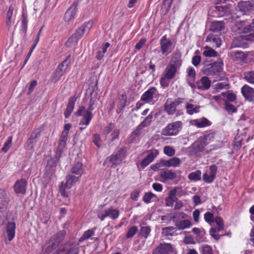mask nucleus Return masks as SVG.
<instances>
[{
  "mask_svg": "<svg viewBox=\"0 0 254 254\" xmlns=\"http://www.w3.org/2000/svg\"><path fill=\"white\" fill-rule=\"evenodd\" d=\"M66 232L63 230L59 231L50 239L47 240L42 247L43 253L48 254L53 252L63 241Z\"/></svg>",
  "mask_w": 254,
  "mask_h": 254,
  "instance_id": "1",
  "label": "nucleus"
},
{
  "mask_svg": "<svg viewBox=\"0 0 254 254\" xmlns=\"http://www.w3.org/2000/svg\"><path fill=\"white\" fill-rule=\"evenodd\" d=\"M223 63L221 60L206 64L201 69L202 72L207 76L219 77L223 70Z\"/></svg>",
  "mask_w": 254,
  "mask_h": 254,
  "instance_id": "2",
  "label": "nucleus"
},
{
  "mask_svg": "<svg viewBox=\"0 0 254 254\" xmlns=\"http://www.w3.org/2000/svg\"><path fill=\"white\" fill-rule=\"evenodd\" d=\"M93 26V21H89L84 23L68 39L66 43L67 46L76 45L78 40L80 39L85 33H88Z\"/></svg>",
  "mask_w": 254,
  "mask_h": 254,
  "instance_id": "3",
  "label": "nucleus"
},
{
  "mask_svg": "<svg viewBox=\"0 0 254 254\" xmlns=\"http://www.w3.org/2000/svg\"><path fill=\"white\" fill-rule=\"evenodd\" d=\"M252 20L246 19L237 22L232 27L233 32L240 34L250 33V35H252L251 32H254V22H252Z\"/></svg>",
  "mask_w": 254,
  "mask_h": 254,
  "instance_id": "4",
  "label": "nucleus"
},
{
  "mask_svg": "<svg viewBox=\"0 0 254 254\" xmlns=\"http://www.w3.org/2000/svg\"><path fill=\"white\" fill-rule=\"evenodd\" d=\"M9 201L5 191L0 189V226L4 222L6 217V206Z\"/></svg>",
  "mask_w": 254,
  "mask_h": 254,
  "instance_id": "5",
  "label": "nucleus"
},
{
  "mask_svg": "<svg viewBox=\"0 0 254 254\" xmlns=\"http://www.w3.org/2000/svg\"><path fill=\"white\" fill-rule=\"evenodd\" d=\"M182 123L176 121L168 124L162 130V134L165 136H173L177 135L181 130Z\"/></svg>",
  "mask_w": 254,
  "mask_h": 254,
  "instance_id": "6",
  "label": "nucleus"
},
{
  "mask_svg": "<svg viewBox=\"0 0 254 254\" xmlns=\"http://www.w3.org/2000/svg\"><path fill=\"white\" fill-rule=\"evenodd\" d=\"M152 254H176V251L170 243H160L152 251Z\"/></svg>",
  "mask_w": 254,
  "mask_h": 254,
  "instance_id": "7",
  "label": "nucleus"
},
{
  "mask_svg": "<svg viewBox=\"0 0 254 254\" xmlns=\"http://www.w3.org/2000/svg\"><path fill=\"white\" fill-rule=\"evenodd\" d=\"M216 138L215 133H210L199 138L198 141L196 142L199 150H201L205 146L209 143L213 142Z\"/></svg>",
  "mask_w": 254,
  "mask_h": 254,
  "instance_id": "8",
  "label": "nucleus"
},
{
  "mask_svg": "<svg viewBox=\"0 0 254 254\" xmlns=\"http://www.w3.org/2000/svg\"><path fill=\"white\" fill-rule=\"evenodd\" d=\"M184 98H178L173 102H169L168 100L164 105L165 112L169 115H173L175 114L176 107L184 102Z\"/></svg>",
  "mask_w": 254,
  "mask_h": 254,
  "instance_id": "9",
  "label": "nucleus"
},
{
  "mask_svg": "<svg viewBox=\"0 0 254 254\" xmlns=\"http://www.w3.org/2000/svg\"><path fill=\"white\" fill-rule=\"evenodd\" d=\"M126 157V150L124 148L120 149L116 154L112 155L106 160V161L110 162L112 165H118L121 163Z\"/></svg>",
  "mask_w": 254,
  "mask_h": 254,
  "instance_id": "10",
  "label": "nucleus"
},
{
  "mask_svg": "<svg viewBox=\"0 0 254 254\" xmlns=\"http://www.w3.org/2000/svg\"><path fill=\"white\" fill-rule=\"evenodd\" d=\"M161 51L162 55L167 56L172 52V43L166 35L163 36L160 40Z\"/></svg>",
  "mask_w": 254,
  "mask_h": 254,
  "instance_id": "11",
  "label": "nucleus"
},
{
  "mask_svg": "<svg viewBox=\"0 0 254 254\" xmlns=\"http://www.w3.org/2000/svg\"><path fill=\"white\" fill-rule=\"evenodd\" d=\"M120 215V212L118 210L114 208H108L105 209L104 212L98 215V217L101 221H103L106 218L109 217L112 220L117 219Z\"/></svg>",
  "mask_w": 254,
  "mask_h": 254,
  "instance_id": "12",
  "label": "nucleus"
},
{
  "mask_svg": "<svg viewBox=\"0 0 254 254\" xmlns=\"http://www.w3.org/2000/svg\"><path fill=\"white\" fill-rule=\"evenodd\" d=\"M241 92L246 100L254 102V88L245 84L242 87Z\"/></svg>",
  "mask_w": 254,
  "mask_h": 254,
  "instance_id": "13",
  "label": "nucleus"
},
{
  "mask_svg": "<svg viewBox=\"0 0 254 254\" xmlns=\"http://www.w3.org/2000/svg\"><path fill=\"white\" fill-rule=\"evenodd\" d=\"M217 170V168L215 165H211L209 167V172H206L203 175V179L205 182L212 183L215 178Z\"/></svg>",
  "mask_w": 254,
  "mask_h": 254,
  "instance_id": "14",
  "label": "nucleus"
},
{
  "mask_svg": "<svg viewBox=\"0 0 254 254\" xmlns=\"http://www.w3.org/2000/svg\"><path fill=\"white\" fill-rule=\"evenodd\" d=\"M240 10L244 12L254 10V0H242L238 3Z\"/></svg>",
  "mask_w": 254,
  "mask_h": 254,
  "instance_id": "15",
  "label": "nucleus"
},
{
  "mask_svg": "<svg viewBox=\"0 0 254 254\" xmlns=\"http://www.w3.org/2000/svg\"><path fill=\"white\" fill-rule=\"evenodd\" d=\"M27 181L25 179L17 181L14 184V189L16 193L25 194L26 190Z\"/></svg>",
  "mask_w": 254,
  "mask_h": 254,
  "instance_id": "16",
  "label": "nucleus"
},
{
  "mask_svg": "<svg viewBox=\"0 0 254 254\" xmlns=\"http://www.w3.org/2000/svg\"><path fill=\"white\" fill-rule=\"evenodd\" d=\"M77 2H74L68 9L64 14V19L66 22H69L74 18L77 12Z\"/></svg>",
  "mask_w": 254,
  "mask_h": 254,
  "instance_id": "17",
  "label": "nucleus"
},
{
  "mask_svg": "<svg viewBox=\"0 0 254 254\" xmlns=\"http://www.w3.org/2000/svg\"><path fill=\"white\" fill-rule=\"evenodd\" d=\"M159 152L158 150L154 149L151 150L147 156L142 160L141 162V165L143 167H146L157 156Z\"/></svg>",
  "mask_w": 254,
  "mask_h": 254,
  "instance_id": "18",
  "label": "nucleus"
},
{
  "mask_svg": "<svg viewBox=\"0 0 254 254\" xmlns=\"http://www.w3.org/2000/svg\"><path fill=\"white\" fill-rule=\"evenodd\" d=\"M218 80L223 81V82H218L214 85V89L216 92L229 88L228 80L225 76L221 75L218 77Z\"/></svg>",
  "mask_w": 254,
  "mask_h": 254,
  "instance_id": "19",
  "label": "nucleus"
},
{
  "mask_svg": "<svg viewBox=\"0 0 254 254\" xmlns=\"http://www.w3.org/2000/svg\"><path fill=\"white\" fill-rule=\"evenodd\" d=\"M156 88L152 87L149 88L148 90L145 92L141 97V100L145 103L151 102L153 98V95L156 92Z\"/></svg>",
  "mask_w": 254,
  "mask_h": 254,
  "instance_id": "20",
  "label": "nucleus"
},
{
  "mask_svg": "<svg viewBox=\"0 0 254 254\" xmlns=\"http://www.w3.org/2000/svg\"><path fill=\"white\" fill-rule=\"evenodd\" d=\"M190 123L199 128L208 127L211 124V122L205 118L192 120L190 121Z\"/></svg>",
  "mask_w": 254,
  "mask_h": 254,
  "instance_id": "21",
  "label": "nucleus"
},
{
  "mask_svg": "<svg viewBox=\"0 0 254 254\" xmlns=\"http://www.w3.org/2000/svg\"><path fill=\"white\" fill-rule=\"evenodd\" d=\"M211 86V80L207 76H203L197 82V86L202 90H208Z\"/></svg>",
  "mask_w": 254,
  "mask_h": 254,
  "instance_id": "22",
  "label": "nucleus"
},
{
  "mask_svg": "<svg viewBox=\"0 0 254 254\" xmlns=\"http://www.w3.org/2000/svg\"><path fill=\"white\" fill-rule=\"evenodd\" d=\"M178 68L179 67L174 65V64H169L166 66L163 74H164L167 78L172 79L175 77Z\"/></svg>",
  "mask_w": 254,
  "mask_h": 254,
  "instance_id": "23",
  "label": "nucleus"
},
{
  "mask_svg": "<svg viewBox=\"0 0 254 254\" xmlns=\"http://www.w3.org/2000/svg\"><path fill=\"white\" fill-rule=\"evenodd\" d=\"M14 7L13 5H10L6 15V26L9 30L11 26L14 24L13 12Z\"/></svg>",
  "mask_w": 254,
  "mask_h": 254,
  "instance_id": "24",
  "label": "nucleus"
},
{
  "mask_svg": "<svg viewBox=\"0 0 254 254\" xmlns=\"http://www.w3.org/2000/svg\"><path fill=\"white\" fill-rule=\"evenodd\" d=\"M15 224L13 222H8L6 226V233L9 241H11L15 236Z\"/></svg>",
  "mask_w": 254,
  "mask_h": 254,
  "instance_id": "25",
  "label": "nucleus"
},
{
  "mask_svg": "<svg viewBox=\"0 0 254 254\" xmlns=\"http://www.w3.org/2000/svg\"><path fill=\"white\" fill-rule=\"evenodd\" d=\"M230 55L232 59L238 63L243 62L247 58V55L240 51H234L231 53Z\"/></svg>",
  "mask_w": 254,
  "mask_h": 254,
  "instance_id": "26",
  "label": "nucleus"
},
{
  "mask_svg": "<svg viewBox=\"0 0 254 254\" xmlns=\"http://www.w3.org/2000/svg\"><path fill=\"white\" fill-rule=\"evenodd\" d=\"M38 135L35 132H32L30 137L25 144V148L27 150H32L34 148L37 143V138Z\"/></svg>",
  "mask_w": 254,
  "mask_h": 254,
  "instance_id": "27",
  "label": "nucleus"
},
{
  "mask_svg": "<svg viewBox=\"0 0 254 254\" xmlns=\"http://www.w3.org/2000/svg\"><path fill=\"white\" fill-rule=\"evenodd\" d=\"M205 41L206 42H210L211 45L216 48L219 47L221 45V40L220 38L216 35H214L212 34H209L206 37Z\"/></svg>",
  "mask_w": 254,
  "mask_h": 254,
  "instance_id": "28",
  "label": "nucleus"
},
{
  "mask_svg": "<svg viewBox=\"0 0 254 254\" xmlns=\"http://www.w3.org/2000/svg\"><path fill=\"white\" fill-rule=\"evenodd\" d=\"M165 167H178L181 164V161L179 158L173 157L169 160H163Z\"/></svg>",
  "mask_w": 254,
  "mask_h": 254,
  "instance_id": "29",
  "label": "nucleus"
},
{
  "mask_svg": "<svg viewBox=\"0 0 254 254\" xmlns=\"http://www.w3.org/2000/svg\"><path fill=\"white\" fill-rule=\"evenodd\" d=\"M181 53L179 51H175L172 56L170 64H174L175 66L179 67L182 64Z\"/></svg>",
  "mask_w": 254,
  "mask_h": 254,
  "instance_id": "30",
  "label": "nucleus"
},
{
  "mask_svg": "<svg viewBox=\"0 0 254 254\" xmlns=\"http://www.w3.org/2000/svg\"><path fill=\"white\" fill-rule=\"evenodd\" d=\"M76 100V98L75 96H72L69 98L66 109L64 112L65 118H68L72 113Z\"/></svg>",
  "mask_w": 254,
  "mask_h": 254,
  "instance_id": "31",
  "label": "nucleus"
},
{
  "mask_svg": "<svg viewBox=\"0 0 254 254\" xmlns=\"http://www.w3.org/2000/svg\"><path fill=\"white\" fill-rule=\"evenodd\" d=\"M76 115L79 116H82L83 119L87 120L88 122H90L92 119L93 116L91 113L87 112L86 111V108L84 106H81L77 112Z\"/></svg>",
  "mask_w": 254,
  "mask_h": 254,
  "instance_id": "32",
  "label": "nucleus"
},
{
  "mask_svg": "<svg viewBox=\"0 0 254 254\" xmlns=\"http://www.w3.org/2000/svg\"><path fill=\"white\" fill-rule=\"evenodd\" d=\"M143 201L146 204L159 201L157 196L151 192H147L144 193L143 197Z\"/></svg>",
  "mask_w": 254,
  "mask_h": 254,
  "instance_id": "33",
  "label": "nucleus"
},
{
  "mask_svg": "<svg viewBox=\"0 0 254 254\" xmlns=\"http://www.w3.org/2000/svg\"><path fill=\"white\" fill-rule=\"evenodd\" d=\"M224 29V23L220 21H213L210 26V30L214 32H218Z\"/></svg>",
  "mask_w": 254,
  "mask_h": 254,
  "instance_id": "34",
  "label": "nucleus"
},
{
  "mask_svg": "<svg viewBox=\"0 0 254 254\" xmlns=\"http://www.w3.org/2000/svg\"><path fill=\"white\" fill-rule=\"evenodd\" d=\"M175 225L176 229L180 230L190 228L191 226V223L189 220H183L176 221Z\"/></svg>",
  "mask_w": 254,
  "mask_h": 254,
  "instance_id": "35",
  "label": "nucleus"
},
{
  "mask_svg": "<svg viewBox=\"0 0 254 254\" xmlns=\"http://www.w3.org/2000/svg\"><path fill=\"white\" fill-rule=\"evenodd\" d=\"M160 176L165 180H173L177 177V174L171 170H167L160 172Z\"/></svg>",
  "mask_w": 254,
  "mask_h": 254,
  "instance_id": "36",
  "label": "nucleus"
},
{
  "mask_svg": "<svg viewBox=\"0 0 254 254\" xmlns=\"http://www.w3.org/2000/svg\"><path fill=\"white\" fill-rule=\"evenodd\" d=\"M200 107L191 103H187L186 109L187 113L189 115H192L195 113H197L200 111Z\"/></svg>",
  "mask_w": 254,
  "mask_h": 254,
  "instance_id": "37",
  "label": "nucleus"
},
{
  "mask_svg": "<svg viewBox=\"0 0 254 254\" xmlns=\"http://www.w3.org/2000/svg\"><path fill=\"white\" fill-rule=\"evenodd\" d=\"M143 128L138 125L135 129L130 134L129 138V143H132L137 138H138L143 132Z\"/></svg>",
  "mask_w": 254,
  "mask_h": 254,
  "instance_id": "38",
  "label": "nucleus"
},
{
  "mask_svg": "<svg viewBox=\"0 0 254 254\" xmlns=\"http://www.w3.org/2000/svg\"><path fill=\"white\" fill-rule=\"evenodd\" d=\"M70 64V56H68L57 67L60 68L64 73H65L69 71Z\"/></svg>",
  "mask_w": 254,
  "mask_h": 254,
  "instance_id": "39",
  "label": "nucleus"
},
{
  "mask_svg": "<svg viewBox=\"0 0 254 254\" xmlns=\"http://www.w3.org/2000/svg\"><path fill=\"white\" fill-rule=\"evenodd\" d=\"M119 102L118 103L117 109V113H120L125 108L127 103V96L125 94H122L119 97Z\"/></svg>",
  "mask_w": 254,
  "mask_h": 254,
  "instance_id": "40",
  "label": "nucleus"
},
{
  "mask_svg": "<svg viewBox=\"0 0 254 254\" xmlns=\"http://www.w3.org/2000/svg\"><path fill=\"white\" fill-rule=\"evenodd\" d=\"M176 228L173 226H168L162 229V234L166 237L173 236L175 235V232Z\"/></svg>",
  "mask_w": 254,
  "mask_h": 254,
  "instance_id": "41",
  "label": "nucleus"
},
{
  "mask_svg": "<svg viewBox=\"0 0 254 254\" xmlns=\"http://www.w3.org/2000/svg\"><path fill=\"white\" fill-rule=\"evenodd\" d=\"M110 46V44L107 42L100 48L96 56L97 59L101 60L104 57V54L107 52V49Z\"/></svg>",
  "mask_w": 254,
  "mask_h": 254,
  "instance_id": "42",
  "label": "nucleus"
},
{
  "mask_svg": "<svg viewBox=\"0 0 254 254\" xmlns=\"http://www.w3.org/2000/svg\"><path fill=\"white\" fill-rule=\"evenodd\" d=\"M204 50L203 52V55L206 57H216L218 56V53L211 48L209 46H205Z\"/></svg>",
  "mask_w": 254,
  "mask_h": 254,
  "instance_id": "43",
  "label": "nucleus"
},
{
  "mask_svg": "<svg viewBox=\"0 0 254 254\" xmlns=\"http://www.w3.org/2000/svg\"><path fill=\"white\" fill-rule=\"evenodd\" d=\"M244 78L250 84L254 85V70L245 72Z\"/></svg>",
  "mask_w": 254,
  "mask_h": 254,
  "instance_id": "44",
  "label": "nucleus"
},
{
  "mask_svg": "<svg viewBox=\"0 0 254 254\" xmlns=\"http://www.w3.org/2000/svg\"><path fill=\"white\" fill-rule=\"evenodd\" d=\"M153 119V112H151L150 114H149L144 119V120L141 122V123L139 125L143 127V128L149 127Z\"/></svg>",
  "mask_w": 254,
  "mask_h": 254,
  "instance_id": "45",
  "label": "nucleus"
},
{
  "mask_svg": "<svg viewBox=\"0 0 254 254\" xmlns=\"http://www.w3.org/2000/svg\"><path fill=\"white\" fill-rule=\"evenodd\" d=\"M64 74L60 68L57 67L54 75L51 77V81L53 83H56Z\"/></svg>",
  "mask_w": 254,
  "mask_h": 254,
  "instance_id": "46",
  "label": "nucleus"
},
{
  "mask_svg": "<svg viewBox=\"0 0 254 254\" xmlns=\"http://www.w3.org/2000/svg\"><path fill=\"white\" fill-rule=\"evenodd\" d=\"M78 180V177L74 176L69 175L66 178V181L65 183V186L67 189H69L71 187L73 184L76 183Z\"/></svg>",
  "mask_w": 254,
  "mask_h": 254,
  "instance_id": "47",
  "label": "nucleus"
},
{
  "mask_svg": "<svg viewBox=\"0 0 254 254\" xmlns=\"http://www.w3.org/2000/svg\"><path fill=\"white\" fill-rule=\"evenodd\" d=\"M82 164L81 163L77 162L71 169V173L80 176L82 173Z\"/></svg>",
  "mask_w": 254,
  "mask_h": 254,
  "instance_id": "48",
  "label": "nucleus"
},
{
  "mask_svg": "<svg viewBox=\"0 0 254 254\" xmlns=\"http://www.w3.org/2000/svg\"><path fill=\"white\" fill-rule=\"evenodd\" d=\"M201 171L197 170L196 171L190 173L189 175V178L190 180L196 181L200 180L201 178Z\"/></svg>",
  "mask_w": 254,
  "mask_h": 254,
  "instance_id": "49",
  "label": "nucleus"
},
{
  "mask_svg": "<svg viewBox=\"0 0 254 254\" xmlns=\"http://www.w3.org/2000/svg\"><path fill=\"white\" fill-rule=\"evenodd\" d=\"M201 254H213L211 247L208 245H205L201 247Z\"/></svg>",
  "mask_w": 254,
  "mask_h": 254,
  "instance_id": "50",
  "label": "nucleus"
},
{
  "mask_svg": "<svg viewBox=\"0 0 254 254\" xmlns=\"http://www.w3.org/2000/svg\"><path fill=\"white\" fill-rule=\"evenodd\" d=\"M95 233L92 230H88L85 231L82 237L80 238L79 241H82L90 239L92 236L94 235Z\"/></svg>",
  "mask_w": 254,
  "mask_h": 254,
  "instance_id": "51",
  "label": "nucleus"
},
{
  "mask_svg": "<svg viewBox=\"0 0 254 254\" xmlns=\"http://www.w3.org/2000/svg\"><path fill=\"white\" fill-rule=\"evenodd\" d=\"M163 151L166 155L170 157L173 156L175 154V150L170 146H164Z\"/></svg>",
  "mask_w": 254,
  "mask_h": 254,
  "instance_id": "52",
  "label": "nucleus"
},
{
  "mask_svg": "<svg viewBox=\"0 0 254 254\" xmlns=\"http://www.w3.org/2000/svg\"><path fill=\"white\" fill-rule=\"evenodd\" d=\"M188 215L183 212H179L172 214L173 220L176 222L179 219H186Z\"/></svg>",
  "mask_w": 254,
  "mask_h": 254,
  "instance_id": "53",
  "label": "nucleus"
},
{
  "mask_svg": "<svg viewBox=\"0 0 254 254\" xmlns=\"http://www.w3.org/2000/svg\"><path fill=\"white\" fill-rule=\"evenodd\" d=\"M225 109L229 114H232L237 111L236 108L233 105L228 102H226L225 103Z\"/></svg>",
  "mask_w": 254,
  "mask_h": 254,
  "instance_id": "54",
  "label": "nucleus"
},
{
  "mask_svg": "<svg viewBox=\"0 0 254 254\" xmlns=\"http://www.w3.org/2000/svg\"><path fill=\"white\" fill-rule=\"evenodd\" d=\"M12 137L9 136L4 144L3 147L2 148V151L4 152H6L10 148L12 145Z\"/></svg>",
  "mask_w": 254,
  "mask_h": 254,
  "instance_id": "55",
  "label": "nucleus"
},
{
  "mask_svg": "<svg viewBox=\"0 0 254 254\" xmlns=\"http://www.w3.org/2000/svg\"><path fill=\"white\" fill-rule=\"evenodd\" d=\"M171 79V78H167V77L163 74L160 79V82L161 86L164 88L167 87L169 84L170 80Z\"/></svg>",
  "mask_w": 254,
  "mask_h": 254,
  "instance_id": "56",
  "label": "nucleus"
},
{
  "mask_svg": "<svg viewBox=\"0 0 254 254\" xmlns=\"http://www.w3.org/2000/svg\"><path fill=\"white\" fill-rule=\"evenodd\" d=\"M137 231V227L136 226H132L131 227L129 230H128L127 235L126 237L127 239L131 238L133 237L135 234H136V232Z\"/></svg>",
  "mask_w": 254,
  "mask_h": 254,
  "instance_id": "57",
  "label": "nucleus"
},
{
  "mask_svg": "<svg viewBox=\"0 0 254 254\" xmlns=\"http://www.w3.org/2000/svg\"><path fill=\"white\" fill-rule=\"evenodd\" d=\"M151 231L148 226H142L141 228V234L145 239L148 237Z\"/></svg>",
  "mask_w": 254,
  "mask_h": 254,
  "instance_id": "58",
  "label": "nucleus"
},
{
  "mask_svg": "<svg viewBox=\"0 0 254 254\" xmlns=\"http://www.w3.org/2000/svg\"><path fill=\"white\" fill-rule=\"evenodd\" d=\"M215 222L217 225V231H220L221 230H222L224 227V224L222 219L220 217H217L215 219Z\"/></svg>",
  "mask_w": 254,
  "mask_h": 254,
  "instance_id": "59",
  "label": "nucleus"
},
{
  "mask_svg": "<svg viewBox=\"0 0 254 254\" xmlns=\"http://www.w3.org/2000/svg\"><path fill=\"white\" fill-rule=\"evenodd\" d=\"M67 139L60 137L58 149L62 152L66 145Z\"/></svg>",
  "mask_w": 254,
  "mask_h": 254,
  "instance_id": "60",
  "label": "nucleus"
},
{
  "mask_svg": "<svg viewBox=\"0 0 254 254\" xmlns=\"http://www.w3.org/2000/svg\"><path fill=\"white\" fill-rule=\"evenodd\" d=\"M204 218L208 223H212L214 221L213 215L209 212H207L204 214Z\"/></svg>",
  "mask_w": 254,
  "mask_h": 254,
  "instance_id": "61",
  "label": "nucleus"
},
{
  "mask_svg": "<svg viewBox=\"0 0 254 254\" xmlns=\"http://www.w3.org/2000/svg\"><path fill=\"white\" fill-rule=\"evenodd\" d=\"M164 167H165V166H164V162L163 160H161L160 162L156 163L154 165H152L151 166V169L154 171L161 170Z\"/></svg>",
  "mask_w": 254,
  "mask_h": 254,
  "instance_id": "62",
  "label": "nucleus"
},
{
  "mask_svg": "<svg viewBox=\"0 0 254 254\" xmlns=\"http://www.w3.org/2000/svg\"><path fill=\"white\" fill-rule=\"evenodd\" d=\"M187 73L189 76L192 78V80L195 78V71L192 67H189L187 69Z\"/></svg>",
  "mask_w": 254,
  "mask_h": 254,
  "instance_id": "63",
  "label": "nucleus"
},
{
  "mask_svg": "<svg viewBox=\"0 0 254 254\" xmlns=\"http://www.w3.org/2000/svg\"><path fill=\"white\" fill-rule=\"evenodd\" d=\"M219 231H217V229L211 228L210 230V235L214 238L215 240H218L220 238V235L217 234Z\"/></svg>",
  "mask_w": 254,
  "mask_h": 254,
  "instance_id": "64",
  "label": "nucleus"
}]
</instances>
